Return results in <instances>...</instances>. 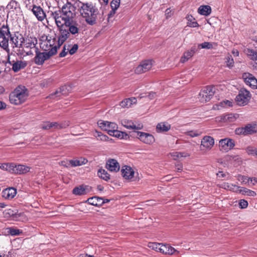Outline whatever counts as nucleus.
<instances>
[{"label":"nucleus","instance_id":"f257e3e1","mask_svg":"<svg viewBox=\"0 0 257 257\" xmlns=\"http://www.w3.org/2000/svg\"><path fill=\"white\" fill-rule=\"evenodd\" d=\"M76 7L71 3L67 2L64 5L61 9L54 12H50V15L55 22L61 21L62 23H69L74 20L76 16Z\"/></svg>","mask_w":257,"mask_h":257},{"label":"nucleus","instance_id":"f03ea898","mask_svg":"<svg viewBox=\"0 0 257 257\" xmlns=\"http://www.w3.org/2000/svg\"><path fill=\"white\" fill-rule=\"evenodd\" d=\"M77 4L81 15L85 18L86 22L91 25L95 24L97 15V9L91 3L79 2Z\"/></svg>","mask_w":257,"mask_h":257},{"label":"nucleus","instance_id":"7ed1b4c3","mask_svg":"<svg viewBox=\"0 0 257 257\" xmlns=\"http://www.w3.org/2000/svg\"><path fill=\"white\" fill-rule=\"evenodd\" d=\"M29 96L28 89L24 85L18 86L9 95V101L12 104L19 105L24 103Z\"/></svg>","mask_w":257,"mask_h":257},{"label":"nucleus","instance_id":"20e7f679","mask_svg":"<svg viewBox=\"0 0 257 257\" xmlns=\"http://www.w3.org/2000/svg\"><path fill=\"white\" fill-rule=\"evenodd\" d=\"M59 30V33L57 37L56 50L65 42V41L70 37V34L67 29L65 27V25L63 24L62 22L58 21L55 22Z\"/></svg>","mask_w":257,"mask_h":257},{"label":"nucleus","instance_id":"39448f33","mask_svg":"<svg viewBox=\"0 0 257 257\" xmlns=\"http://www.w3.org/2000/svg\"><path fill=\"white\" fill-rule=\"evenodd\" d=\"M11 32L8 26L3 25L0 28V47L6 52H9V42Z\"/></svg>","mask_w":257,"mask_h":257},{"label":"nucleus","instance_id":"423d86ee","mask_svg":"<svg viewBox=\"0 0 257 257\" xmlns=\"http://www.w3.org/2000/svg\"><path fill=\"white\" fill-rule=\"evenodd\" d=\"M38 49L36 48L35 62L37 65H42L45 60L49 59L51 56L56 54L57 50L55 47L48 52H40L38 51Z\"/></svg>","mask_w":257,"mask_h":257},{"label":"nucleus","instance_id":"0eeeda50","mask_svg":"<svg viewBox=\"0 0 257 257\" xmlns=\"http://www.w3.org/2000/svg\"><path fill=\"white\" fill-rule=\"evenodd\" d=\"M215 92L214 86H207L202 89L199 94V100L203 103L210 100Z\"/></svg>","mask_w":257,"mask_h":257},{"label":"nucleus","instance_id":"6e6552de","mask_svg":"<svg viewBox=\"0 0 257 257\" xmlns=\"http://www.w3.org/2000/svg\"><path fill=\"white\" fill-rule=\"evenodd\" d=\"M251 97L250 92L245 89H241L238 95L236 96L235 101L237 104L239 106H244L246 105Z\"/></svg>","mask_w":257,"mask_h":257},{"label":"nucleus","instance_id":"1a4fd4ad","mask_svg":"<svg viewBox=\"0 0 257 257\" xmlns=\"http://www.w3.org/2000/svg\"><path fill=\"white\" fill-rule=\"evenodd\" d=\"M235 146L234 141L230 138L221 139L219 142V149L222 152H227Z\"/></svg>","mask_w":257,"mask_h":257},{"label":"nucleus","instance_id":"9d476101","mask_svg":"<svg viewBox=\"0 0 257 257\" xmlns=\"http://www.w3.org/2000/svg\"><path fill=\"white\" fill-rule=\"evenodd\" d=\"M37 44V39L36 37L28 36L25 38H24V41L23 43V46H24L26 49H31L35 48ZM26 55H32L33 53L30 50L29 51L26 50Z\"/></svg>","mask_w":257,"mask_h":257},{"label":"nucleus","instance_id":"9b49d317","mask_svg":"<svg viewBox=\"0 0 257 257\" xmlns=\"http://www.w3.org/2000/svg\"><path fill=\"white\" fill-rule=\"evenodd\" d=\"M56 45L57 41L55 38L52 39L50 37H47L45 40L40 43V46L45 51L48 52L56 46Z\"/></svg>","mask_w":257,"mask_h":257},{"label":"nucleus","instance_id":"f8f14e48","mask_svg":"<svg viewBox=\"0 0 257 257\" xmlns=\"http://www.w3.org/2000/svg\"><path fill=\"white\" fill-rule=\"evenodd\" d=\"M135 133L137 134L136 137L144 143L152 144L155 142V138L151 134L141 132H135Z\"/></svg>","mask_w":257,"mask_h":257},{"label":"nucleus","instance_id":"ddd939ff","mask_svg":"<svg viewBox=\"0 0 257 257\" xmlns=\"http://www.w3.org/2000/svg\"><path fill=\"white\" fill-rule=\"evenodd\" d=\"M242 78L246 85L253 89L257 88V79L252 74L244 73L242 74Z\"/></svg>","mask_w":257,"mask_h":257},{"label":"nucleus","instance_id":"4468645a","mask_svg":"<svg viewBox=\"0 0 257 257\" xmlns=\"http://www.w3.org/2000/svg\"><path fill=\"white\" fill-rule=\"evenodd\" d=\"M152 67L151 60H147L143 61L135 69V72L137 74H141L149 70Z\"/></svg>","mask_w":257,"mask_h":257},{"label":"nucleus","instance_id":"2eb2a0df","mask_svg":"<svg viewBox=\"0 0 257 257\" xmlns=\"http://www.w3.org/2000/svg\"><path fill=\"white\" fill-rule=\"evenodd\" d=\"M10 44L12 45L13 48H20L23 47V43L24 41V38L21 35H13L11 34L10 38Z\"/></svg>","mask_w":257,"mask_h":257},{"label":"nucleus","instance_id":"dca6fc26","mask_svg":"<svg viewBox=\"0 0 257 257\" xmlns=\"http://www.w3.org/2000/svg\"><path fill=\"white\" fill-rule=\"evenodd\" d=\"M214 145V140L211 137L208 136H204L201 142L200 148H204L206 150H210Z\"/></svg>","mask_w":257,"mask_h":257},{"label":"nucleus","instance_id":"f3484780","mask_svg":"<svg viewBox=\"0 0 257 257\" xmlns=\"http://www.w3.org/2000/svg\"><path fill=\"white\" fill-rule=\"evenodd\" d=\"M63 24L65 25V27L68 30L70 34L75 35L79 33V25L74 20L72 22L69 21L68 24L67 23H63Z\"/></svg>","mask_w":257,"mask_h":257},{"label":"nucleus","instance_id":"a211bd4d","mask_svg":"<svg viewBox=\"0 0 257 257\" xmlns=\"http://www.w3.org/2000/svg\"><path fill=\"white\" fill-rule=\"evenodd\" d=\"M30 167L23 165H15L13 163L12 173L22 174L29 172Z\"/></svg>","mask_w":257,"mask_h":257},{"label":"nucleus","instance_id":"6ab92c4d","mask_svg":"<svg viewBox=\"0 0 257 257\" xmlns=\"http://www.w3.org/2000/svg\"><path fill=\"white\" fill-rule=\"evenodd\" d=\"M121 123L124 127L128 129L141 130L143 127L141 123H139L138 125H136L132 120L126 119H122Z\"/></svg>","mask_w":257,"mask_h":257},{"label":"nucleus","instance_id":"aec40b11","mask_svg":"<svg viewBox=\"0 0 257 257\" xmlns=\"http://www.w3.org/2000/svg\"><path fill=\"white\" fill-rule=\"evenodd\" d=\"M121 172L123 177L125 179L130 180L134 177L135 172L130 166H124L122 167Z\"/></svg>","mask_w":257,"mask_h":257},{"label":"nucleus","instance_id":"412c9836","mask_svg":"<svg viewBox=\"0 0 257 257\" xmlns=\"http://www.w3.org/2000/svg\"><path fill=\"white\" fill-rule=\"evenodd\" d=\"M106 168L111 172H117L119 170L120 166L115 159H109L106 164Z\"/></svg>","mask_w":257,"mask_h":257},{"label":"nucleus","instance_id":"4be33fe9","mask_svg":"<svg viewBox=\"0 0 257 257\" xmlns=\"http://www.w3.org/2000/svg\"><path fill=\"white\" fill-rule=\"evenodd\" d=\"M161 253L165 254L172 255L173 254H178L179 251L173 247L169 244H163L162 248H161Z\"/></svg>","mask_w":257,"mask_h":257},{"label":"nucleus","instance_id":"5701e85b","mask_svg":"<svg viewBox=\"0 0 257 257\" xmlns=\"http://www.w3.org/2000/svg\"><path fill=\"white\" fill-rule=\"evenodd\" d=\"M17 194V190L13 187L8 188L4 190L2 192V196L6 199L13 198Z\"/></svg>","mask_w":257,"mask_h":257},{"label":"nucleus","instance_id":"b1692460","mask_svg":"<svg viewBox=\"0 0 257 257\" xmlns=\"http://www.w3.org/2000/svg\"><path fill=\"white\" fill-rule=\"evenodd\" d=\"M86 202L95 206H100L105 203V201L103 200L102 198L97 196H94L88 198L86 201Z\"/></svg>","mask_w":257,"mask_h":257},{"label":"nucleus","instance_id":"393cba45","mask_svg":"<svg viewBox=\"0 0 257 257\" xmlns=\"http://www.w3.org/2000/svg\"><path fill=\"white\" fill-rule=\"evenodd\" d=\"M70 88L69 86L66 85L63 86L57 90L54 93H52L50 95V97L53 98L55 96H60L61 94L66 95L68 94Z\"/></svg>","mask_w":257,"mask_h":257},{"label":"nucleus","instance_id":"a878e982","mask_svg":"<svg viewBox=\"0 0 257 257\" xmlns=\"http://www.w3.org/2000/svg\"><path fill=\"white\" fill-rule=\"evenodd\" d=\"M32 12L38 20L42 21L45 17V13L40 7L34 6Z\"/></svg>","mask_w":257,"mask_h":257},{"label":"nucleus","instance_id":"bb28decb","mask_svg":"<svg viewBox=\"0 0 257 257\" xmlns=\"http://www.w3.org/2000/svg\"><path fill=\"white\" fill-rule=\"evenodd\" d=\"M219 187L224 189L229 190L234 192H238L239 186L230 184L227 182H223L219 185Z\"/></svg>","mask_w":257,"mask_h":257},{"label":"nucleus","instance_id":"cd10ccee","mask_svg":"<svg viewBox=\"0 0 257 257\" xmlns=\"http://www.w3.org/2000/svg\"><path fill=\"white\" fill-rule=\"evenodd\" d=\"M171 128V125L166 122L159 123L156 126V132L157 133L166 132Z\"/></svg>","mask_w":257,"mask_h":257},{"label":"nucleus","instance_id":"c85d7f7f","mask_svg":"<svg viewBox=\"0 0 257 257\" xmlns=\"http://www.w3.org/2000/svg\"><path fill=\"white\" fill-rule=\"evenodd\" d=\"M196 52V48L192 47L190 50L185 52L183 56L181 58L180 62L181 63H185L191 58Z\"/></svg>","mask_w":257,"mask_h":257},{"label":"nucleus","instance_id":"c756f323","mask_svg":"<svg viewBox=\"0 0 257 257\" xmlns=\"http://www.w3.org/2000/svg\"><path fill=\"white\" fill-rule=\"evenodd\" d=\"M198 12L201 15L208 16L211 14V8L208 5L201 6L198 9Z\"/></svg>","mask_w":257,"mask_h":257},{"label":"nucleus","instance_id":"7c9ffc66","mask_svg":"<svg viewBox=\"0 0 257 257\" xmlns=\"http://www.w3.org/2000/svg\"><path fill=\"white\" fill-rule=\"evenodd\" d=\"M49 124L51 125V127H52V128L58 130L64 128L69 126V122L68 121H65L61 123H58L57 122H51V124Z\"/></svg>","mask_w":257,"mask_h":257},{"label":"nucleus","instance_id":"2f4dec72","mask_svg":"<svg viewBox=\"0 0 257 257\" xmlns=\"http://www.w3.org/2000/svg\"><path fill=\"white\" fill-rule=\"evenodd\" d=\"M87 160L84 158H80L76 160H71L69 161L72 166L76 167L86 164Z\"/></svg>","mask_w":257,"mask_h":257},{"label":"nucleus","instance_id":"473e14b6","mask_svg":"<svg viewBox=\"0 0 257 257\" xmlns=\"http://www.w3.org/2000/svg\"><path fill=\"white\" fill-rule=\"evenodd\" d=\"M26 66V63L21 61H18L14 63L12 66V69L15 72L19 71L21 69L25 68Z\"/></svg>","mask_w":257,"mask_h":257},{"label":"nucleus","instance_id":"72a5a7b5","mask_svg":"<svg viewBox=\"0 0 257 257\" xmlns=\"http://www.w3.org/2000/svg\"><path fill=\"white\" fill-rule=\"evenodd\" d=\"M186 18L187 20V26L188 27L195 28L199 26L197 21H195V18H194L192 16L187 15Z\"/></svg>","mask_w":257,"mask_h":257},{"label":"nucleus","instance_id":"f704fd0d","mask_svg":"<svg viewBox=\"0 0 257 257\" xmlns=\"http://www.w3.org/2000/svg\"><path fill=\"white\" fill-rule=\"evenodd\" d=\"M237 193H241L249 196H254L256 193L254 191L248 189L247 188L239 187Z\"/></svg>","mask_w":257,"mask_h":257},{"label":"nucleus","instance_id":"c9c22d12","mask_svg":"<svg viewBox=\"0 0 257 257\" xmlns=\"http://www.w3.org/2000/svg\"><path fill=\"white\" fill-rule=\"evenodd\" d=\"M73 193L76 195H82L86 194L85 188L83 185L75 187L73 189Z\"/></svg>","mask_w":257,"mask_h":257},{"label":"nucleus","instance_id":"e433bc0d","mask_svg":"<svg viewBox=\"0 0 257 257\" xmlns=\"http://www.w3.org/2000/svg\"><path fill=\"white\" fill-rule=\"evenodd\" d=\"M98 176L101 179L107 181L110 179V175L107 172L103 169H100L97 172Z\"/></svg>","mask_w":257,"mask_h":257},{"label":"nucleus","instance_id":"4c0bfd02","mask_svg":"<svg viewBox=\"0 0 257 257\" xmlns=\"http://www.w3.org/2000/svg\"><path fill=\"white\" fill-rule=\"evenodd\" d=\"M239 117V114L235 113H230L225 116H224L221 119L224 121H228L229 122H233L235 121Z\"/></svg>","mask_w":257,"mask_h":257},{"label":"nucleus","instance_id":"58836bf2","mask_svg":"<svg viewBox=\"0 0 257 257\" xmlns=\"http://www.w3.org/2000/svg\"><path fill=\"white\" fill-rule=\"evenodd\" d=\"M245 129L247 135L253 134L257 131V124H248L245 126Z\"/></svg>","mask_w":257,"mask_h":257},{"label":"nucleus","instance_id":"ea45409f","mask_svg":"<svg viewBox=\"0 0 257 257\" xmlns=\"http://www.w3.org/2000/svg\"><path fill=\"white\" fill-rule=\"evenodd\" d=\"M245 150L248 155L252 156L257 158V148L252 146H247Z\"/></svg>","mask_w":257,"mask_h":257},{"label":"nucleus","instance_id":"a19ab883","mask_svg":"<svg viewBox=\"0 0 257 257\" xmlns=\"http://www.w3.org/2000/svg\"><path fill=\"white\" fill-rule=\"evenodd\" d=\"M110 136H112L115 137H116L119 139H126L127 137V135L122 132H120L118 131L117 129L112 132Z\"/></svg>","mask_w":257,"mask_h":257},{"label":"nucleus","instance_id":"79ce46f5","mask_svg":"<svg viewBox=\"0 0 257 257\" xmlns=\"http://www.w3.org/2000/svg\"><path fill=\"white\" fill-rule=\"evenodd\" d=\"M13 163L0 164V169L12 173Z\"/></svg>","mask_w":257,"mask_h":257},{"label":"nucleus","instance_id":"37998d69","mask_svg":"<svg viewBox=\"0 0 257 257\" xmlns=\"http://www.w3.org/2000/svg\"><path fill=\"white\" fill-rule=\"evenodd\" d=\"M162 245L163 243L150 242L149 243L148 246L157 251L161 252V248H162Z\"/></svg>","mask_w":257,"mask_h":257},{"label":"nucleus","instance_id":"c03bdc74","mask_svg":"<svg viewBox=\"0 0 257 257\" xmlns=\"http://www.w3.org/2000/svg\"><path fill=\"white\" fill-rule=\"evenodd\" d=\"M118 126L116 123L114 122H109L108 125V127L105 131L107 132L108 134L110 135L116 129H117Z\"/></svg>","mask_w":257,"mask_h":257},{"label":"nucleus","instance_id":"a18cd8bd","mask_svg":"<svg viewBox=\"0 0 257 257\" xmlns=\"http://www.w3.org/2000/svg\"><path fill=\"white\" fill-rule=\"evenodd\" d=\"M171 155L173 157L174 159L175 160L189 156V155L187 153L178 152H173L171 154Z\"/></svg>","mask_w":257,"mask_h":257},{"label":"nucleus","instance_id":"49530a36","mask_svg":"<svg viewBox=\"0 0 257 257\" xmlns=\"http://www.w3.org/2000/svg\"><path fill=\"white\" fill-rule=\"evenodd\" d=\"M242 177L243 178V182L247 181L248 185H254L257 183V178L256 177L248 178L245 176H242Z\"/></svg>","mask_w":257,"mask_h":257},{"label":"nucleus","instance_id":"de8ad7c7","mask_svg":"<svg viewBox=\"0 0 257 257\" xmlns=\"http://www.w3.org/2000/svg\"><path fill=\"white\" fill-rule=\"evenodd\" d=\"M120 5V0H112L110 3V6L112 9V12L115 13V11L117 9Z\"/></svg>","mask_w":257,"mask_h":257},{"label":"nucleus","instance_id":"09e8293b","mask_svg":"<svg viewBox=\"0 0 257 257\" xmlns=\"http://www.w3.org/2000/svg\"><path fill=\"white\" fill-rule=\"evenodd\" d=\"M109 121H103L102 120H100L98 121L97 124L98 126L102 130L106 131L107 130V127H108V125L109 123Z\"/></svg>","mask_w":257,"mask_h":257},{"label":"nucleus","instance_id":"8fccbe9b","mask_svg":"<svg viewBox=\"0 0 257 257\" xmlns=\"http://www.w3.org/2000/svg\"><path fill=\"white\" fill-rule=\"evenodd\" d=\"M8 232L13 236L19 235L22 232V231L20 229H16L12 227L8 228Z\"/></svg>","mask_w":257,"mask_h":257},{"label":"nucleus","instance_id":"3c124183","mask_svg":"<svg viewBox=\"0 0 257 257\" xmlns=\"http://www.w3.org/2000/svg\"><path fill=\"white\" fill-rule=\"evenodd\" d=\"M96 135L95 136L97 140H99L102 141H107L109 138L104 135H103L101 132H96Z\"/></svg>","mask_w":257,"mask_h":257},{"label":"nucleus","instance_id":"603ef678","mask_svg":"<svg viewBox=\"0 0 257 257\" xmlns=\"http://www.w3.org/2000/svg\"><path fill=\"white\" fill-rule=\"evenodd\" d=\"M198 47L202 49H210L213 48L212 44L210 42H205L198 45Z\"/></svg>","mask_w":257,"mask_h":257},{"label":"nucleus","instance_id":"864d4df0","mask_svg":"<svg viewBox=\"0 0 257 257\" xmlns=\"http://www.w3.org/2000/svg\"><path fill=\"white\" fill-rule=\"evenodd\" d=\"M225 62L227 66L229 68L232 67L234 65V60L231 55H228L226 58Z\"/></svg>","mask_w":257,"mask_h":257},{"label":"nucleus","instance_id":"5fc2aeb1","mask_svg":"<svg viewBox=\"0 0 257 257\" xmlns=\"http://www.w3.org/2000/svg\"><path fill=\"white\" fill-rule=\"evenodd\" d=\"M69 47H70L69 45L66 46V45H65L63 46V50L59 54V56L60 57H64L67 55V54L69 52Z\"/></svg>","mask_w":257,"mask_h":257},{"label":"nucleus","instance_id":"6e6d98bb","mask_svg":"<svg viewBox=\"0 0 257 257\" xmlns=\"http://www.w3.org/2000/svg\"><path fill=\"white\" fill-rule=\"evenodd\" d=\"M186 134L190 137L194 138L200 135L201 133L197 131H190L186 133Z\"/></svg>","mask_w":257,"mask_h":257},{"label":"nucleus","instance_id":"4d7b16f0","mask_svg":"<svg viewBox=\"0 0 257 257\" xmlns=\"http://www.w3.org/2000/svg\"><path fill=\"white\" fill-rule=\"evenodd\" d=\"M120 105L122 107H130L131 106V102H130L128 98H126L120 102Z\"/></svg>","mask_w":257,"mask_h":257},{"label":"nucleus","instance_id":"13d9d810","mask_svg":"<svg viewBox=\"0 0 257 257\" xmlns=\"http://www.w3.org/2000/svg\"><path fill=\"white\" fill-rule=\"evenodd\" d=\"M232 101L226 100L224 101H223L222 102H220L219 103V106H220L221 107H225L226 106H232Z\"/></svg>","mask_w":257,"mask_h":257},{"label":"nucleus","instance_id":"bf43d9fd","mask_svg":"<svg viewBox=\"0 0 257 257\" xmlns=\"http://www.w3.org/2000/svg\"><path fill=\"white\" fill-rule=\"evenodd\" d=\"M235 133L237 135H247L246 132L244 127H239L235 130Z\"/></svg>","mask_w":257,"mask_h":257},{"label":"nucleus","instance_id":"052dcab7","mask_svg":"<svg viewBox=\"0 0 257 257\" xmlns=\"http://www.w3.org/2000/svg\"><path fill=\"white\" fill-rule=\"evenodd\" d=\"M18 6V3L15 1H11L8 5V8L10 9H16Z\"/></svg>","mask_w":257,"mask_h":257},{"label":"nucleus","instance_id":"680f3d73","mask_svg":"<svg viewBox=\"0 0 257 257\" xmlns=\"http://www.w3.org/2000/svg\"><path fill=\"white\" fill-rule=\"evenodd\" d=\"M217 176L219 178H224L227 176V179L229 180L230 178V176L228 173H224L223 171H219L218 173L216 174Z\"/></svg>","mask_w":257,"mask_h":257},{"label":"nucleus","instance_id":"e2e57ef3","mask_svg":"<svg viewBox=\"0 0 257 257\" xmlns=\"http://www.w3.org/2000/svg\"><path fill=\"white\" fill-rule=\"evenodd\" d=\"M78 46L77 44H74L71 49H69V53L71 55L74 54L78 50Z\"/></svg>","mask_w":257,"mask_h":257},{"label":"nucleus","instance_id":"0e129e2a","mask_svg":"<svg viewBox=\"0 0 257 257\" xmlns=\"http://www.w3.org/2000/svg\"><path fill=\"white\" fill-rule=\"evenodd\" d=\"M239 205L241 208H245L248 206V202L247 201L242 199L240 200Z\"/></svg>","mask_w":257,"mask_h":257},{"label":"nucleus","instance_id":"69168bd1","mask_svg":"<svg viewBox=\"0 0 257 257\" xmlns=\"http://www.w3.org/2000/svg\"><path fill=\"white\" fill-rule=\"evenodd\" d=\"M51 122H49V121H47V122H44L42 125V128L44 130H49V129L51 128H52V127H51V125L49 124H51Z\"/></svg>","mask_w":257,"mask_h":257},{"label":"nucleus","instance_id":"338daca9","mask_svg":"<svg viewBox=\"0 0 257 257\" xmlns=\"http://www.w3.org/2000/svg\"><path fill=\"white\" fill-rule=\"evenodd\" d=\"M24 4L26 7H31V5L33 3V0H23Z\"/></svg>","mask_w":257,"mask_h":257},{"label":"nucleus","instance_id":"774afa93","mask_svg":"<svg viewBox=\"0 0 257 257\" xmlns=\"http://www.w3.org/2000/svg\"><path fill=\"white\" fill-rule=\"evenodd\" d=\"M257 61H253L251 62L250 65H251L253 69L257 70Z\"/></svg>","mask_w":257,"mask_h":257}]
</instances>
